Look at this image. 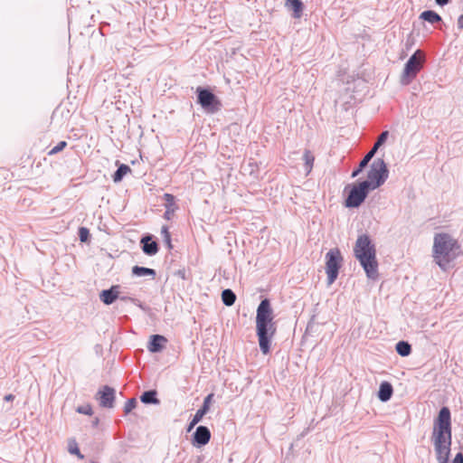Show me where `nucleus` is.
Wrapping results in <instances>:
<instances>
[{
	"mask_svg": "<svg viewBox=\"0 0 463 463\" xmlns=\"http://www.w3.org/2000/svg\"><path fill=\"white\" fill-rule=\"evenodd\" d=\"M130 171L131 169L128 165H121L113 175V181L115 183L120 182L124 175H126Z\"/></svg>",
	"mask_w": 463,
	"mask_h": 463,
	"instance_id": "21",
	"label": "nucleus"
},
{
	"mask_svg": "<svg viewBox=\"0 0 463 463\" xmlns=\"http://www.w3.org/2000/svg\"><path fill=\"white\" fill-rule=\"evenodd\" d=\"M119 294V286L115 285L112 286L109 289L102 290L99 294L100 300L106 304H112L118 298Z\"/></svg>",
	"mask_w": 463,
	"mask_h": 463,
	"instance_id": "11",
	"label": "nucleus"
},
{
	"mask_svg": "<svg viewBox=\"0 0 463 463\" xmlns=\"http://www.w3.org/2000/svg\"><path fill=\"white\" fill-rule=\"evenodd\" d=\"M420 18L430 24H435L441 20V17L437 13L430 10L422 12L420 15Z\"/></svg>",
	"mask_w": 463,
	"mask_h": 463,
	"instance_id": "19",
	"label": "nucleus"
},
{
	"mask_svg": "<svg viewBox=\"0 0 463 463\" xmlns=\"http://www.w3.org/2000/svg\"><path fill=\"white\" fill-rule=\"evenodd\" d=\"M161 234L163 236L165 243L167 245L168 249H172V241L171 234L167 226H163L161 229Z\"/></svg>",
	"mask_w": 463,
	"mask_h": 463,
	"instance_id": "25",
	"label": "nucleus"
},
{
	"mask_svg": "<svg viewBox=\"0 0 463 463\" xmlns=\"http://www.w3.org/2000/svg\"><path fill=\"white\" fill-rule=\"evenodd\" d=\"M69 451H70V453L76 455L80 459H82L84 458V456L80 453L78 444L75 440H71L69 443Z\"/></svg>",
	"mask_w": 463,
	"mask_h": 463,
	"instance_id": "28",
	"label": "nucleus"
},
{
	"mask_svg": "<svg viewBox=\"0 0 463 463\" xmlns=\"http://www.w3.org/2000/svg\"><path fill=\"white\" fill-rule=\"evenodd\" d=\"M156 391L145 392L141 395L140 400L144 403L157 404V403H159V400L156 397Z\"/></svg>",
	"mask_w": 463,
	"mask_h": 463,
	"instance_id": "20",
	"label": "nucleus"
},
{
	"mask_svg": "<svg viewBox=\"0 0 463 463\" xmlns=\"http://www.w3.org/2000/svg\"><path fill=\"white\" fill-rule=\"evenodd\" d=\"M222 299L224 305L232 306L236 300V296L231 289H224L222 293Z\"/></svg>",
	"mask_w": 463,
	"mask_h": 463,
	"instance_id": "22",
	"label": "nucleus"
},
{
	"mask_svg": "<svg viewBox=\"0 0 463 463\" xmlns=\"http://www.w3.org/2000/svg\"><path fill=\"white\" fill-rule=\"evenodd\" d=\"M388 136H389V132L388 131H383L378 137V139H377L376 143L374 144V146H373L372 150H373L376 153L378 148L386 141Z\"/></svg>",
	"mask_w": 463,
	"mask_h": 463,
	"instance_id": "26",
	"label": "nucleus"
},
{
	"mask_svg": "<svg viewBox=\"0 0 463 463\" xmlns=\"http://www.w3.org/2000/svg\"><path fill=\"white\" fill-rule=\"evenodd\" d=\"M211 439V432L208 428L204 426H199L194 435V439L199 446H203L209 442Z\"/></svg>",
	"mask_w": 463,
	"mask_h": 463,
	"instance_id": "13",
	"label": "nucleus"
},
{
	"mask_svg": "<svg viewBox=\"0 0 463 463\" xmlns=\"http://www.w3.org/2000/svg\"><path fill=\"white\" fill-rule=\"evenodd\" d=\"M132 273L136 276H146V275H151V276H155L156 275V271L152 269H148V268H144V267H139V266H134L132 268Z\"/></svg>",
	"mask_w": 463,
	"mask_h": 463,
	"instance_id": "24",
	"label": "nucleus"
},
{
	"mask_svg": "<svg viewBox=\"0 0 463 463\" xmlns=\"http://www.w3.org/2000/svg\"><path fill=\"white\" fill-rule=\"evenodd\" d=\"M453 463H463V454L458 453L453 459Z\"/></svg>",
	"mask_w": 463,
	"mask_h": 463,
	"instance_id": "35",
	"label": "nucleus"
},
{
	"mask_svg": "<svg viewBox=\"0 0 463 463\" xmlns=\"http://www.w3.org/2000/svg\"><path fill=\"white\" fill-rule=\"evenodd\" d=\"M137 406V400L132 398L129 399L124 406V411L126 414L129 413L133 409H135Z\"/></svg>",
	"mask_w": 463,
	"mask_h": 463,
	"instance_id": "31",
	"label": "nucleus"
},
{
	"mask_svg": "<svg viewBox=\"0 0 463 463\" xmlns=\"http://www.w3.org/2000/svg\"><path fill=\"white\" fill-rule=\"evenodd\" d=\"M375 152L373 150H370L366 156L364 157V159L360 162L359 166L361 168H364L367 165L368 162L372 159V157L374 156Z\"/></svg>",
	"mask_w": 463,
	"mask_h": 463,
	"instance_id": "34",
	"label": "nucleus"
},
{
	"mask_svg": "<svg viewBox=\"0 0 463 463\" xmlns=\"http://www.w3.org/2000/svg\"><path fill=\"white\" fill-rule=\"evenodd\" d=\"M424 61V53L420 50H417L406 62L403 71V77L410 79L415 78L417 73L422 68Z\"/></svg>",
	"mask_w": 463,
	"mask_h": 463,
	"instance_id": "9",
	"label": "nucleus"
},
{
	"mask_svg": "<svg viewBox=\"0 0 463 463\" xmlns=\"http://www.w3.org/2000/svg\"><path fill=\"white\" fill-rule=\"evenodd\" d=\"M448 2L449 0H436V3L440 5H446Z\"/></svg>",
	"mask_w": 463,
	"mask_h": 463,
	"instance_id": "37",
	"label": "nucleus"
},
{
	"mask_svg": "<svg viewBox=\"0 0 463 463\" xmlns=\"http://www.w3.org/2000/svg\"><path fill=\"white\" fill-rule=\"evenodd\" d=\"M342 263L343 256L338 248L331 249L326 254V273L328 285H332L337 279Z\"/></svg>",
	"mask_w": 463,
	"mask_h": 463,
	"instance_id": "5",
	"label": "nucleus"
},
{
	"mask_svg": "<svg viewBox=\"0 0 463 463\" xmlns=\"http://www.w3.org/2000/svg\"><path fill=\"white\" fill-rule=\"evenodd\" d=\"M461 253L460 244L458 240L449 233H436L433 238L432 257L435 263L443 270H446Z\"/></svg>",
	"mask_w": 463,
	"mask_h": 463,
	"instance_id": "2",
	"label": "nucleus"
},
{
	"mask_svg": "<svg viewBox=\"0 0 463 463\" xmlns=\"http://www.w3.org/2000/svg\"><path fill=\"white\" fill-rule=\"evenodd\" d=\"M392 392H393V389H392V384L388 382H383L380 385V389L378 392V398L382 402H387L391 399Z\"/></svg>",
	"mask_w": 463,
	"mask_h": 463,
	"instance_id": "16",
	"label": "nucleus"
},
{
	"mask_svg": "<svg viewBox=\"0 0 463 463\" xmlns=\"http://www.w3.org/2000/svg\"><path fill=\"white\" fill-rule=\"evenodd\" d=\"M256 330L260 348L264 354H267L269 352V341L276 332L272 309L269 300L267 298L263 299L258 307Z\"/></svg>",
	"mask_w": 463,
	"mask_h": 463,
	"instance_id": "3",
	"label": "nucleus"
},
{
	"mask_svg": "<svg viewBox=\"0 0 463 463\" xmlns=\"http://www.w3.org/2000/svg\"><path fill=\"white\" fill-rule=\"evenodd\" d=\"M167 339L160 335H154L151 336V341L148 345V350L152 353L159 352L163 349Z\"/></svg>",
	"mask_w": 463,
	"mask_h": 463,
	"instance_id": "14",
	"label": "nucleus"
},
{
	"mask_svg": "<svg viewBox=\"0 0 463 463\" xmlns=\"http://www.w3.org/2000/svg\"><path fill=\"white\" fill-rule=\"evenodd\" d=\"M79 237H80V241H82V242L87 241L90 237L89 230L85 227H80L79 229Z\"/></svg>",
	"mask_w": 463,
	"mask_h": 463,
	"instance_id": "32",
	"label": "nucleus"
},
{
	"mask_svg": "<svg viewBox=\"0 0 463 463\" xmlns=\"http://www.w3.org/2000/svg\"><path fill=\"white\" fill-rule=\"evenodd\" d=\"M97 399L101 407L112 408L115 402V390L105 385L97 392Z\"/></svg>",
	"mask_w": 463,
	"mask_h": 463,
	"instance_id": "10",
	"label": "nucleus"
},
{
	"mask_svg": "<svg viewBox=\"0 0 463 463\" xmlns=\"http://www.w3.org/2000/svg\"><path fill=\"white\" fill-rule=\"evenodd\" d=\"M451 414L448 407L440 409L434 420L431 431V442L439 463H447L451 447Z\"/></svg>",
	"mask_w": 463,
	"mask_h": 463,
	"instance_id": "1",
	"label": "nucleus"
},
{
	"mask_svg": "<svg viewBox=\"0 0 463 463\" xmlns=\"http://www.w3.org/2000/svg\"><path fill=\"white\" fill-rule=\"evenodd\" d=\"M204 415V413L198 410L189 424L188 430L190 431L203 419Z\"/></svg>",
	"mask_w": 463,
	"mask_h": 463,
	"instance_id": "29",
	"label": "nucleus"
},
{
	"mask_svg": "<svg viewBox=\"0 0 463 463\" xmlns=\"http://www.w3.org/2000/svg\"><path fill=\"white\" fill-rule=\"evenodd\" d=\"M354 252L367 277L371 279H376L378 278L376 250L367 235L364 234L357 238Z\"/></svg>",
	"mask_w": 463,
	"mask_h": 463,
	"instance_id": "4",
	"label": "nucleus"
},
{
	"mask_svg": "<svg viewBox=\"0 0 463 463\" xmlns=\"http://www.w3.org/2000/svg\"><path fill=\"white\" fill-rule=\"evenodd\" d=\"M67 146V142L66 141H61L58 143L57 146H55L53 148H52L49 152H48V155L49 156H53L59 152H61V150H63L65 147Z\"/></svg>",
	"mask_w": 463,
	"mask_h": 463,
	"instance_id": "30",
	"label": "nucleus"
},
{
	"mask_svg": "<svg viewBox=\"0 0 463 463\" xmlns=\"http://www.w3.org/2000/svg\"><path fill=\"white\" fill-rule=\"evenodd\" d=\"M164 199L165 201V212L164 213V218L167 221L171 220L177 209L175 204V196L171 194H165Z\"/></svg>",
	"mask_w": 463,
	"mask_h": 463,
	"instance_id": "12",
	"label": "nucleus"
},
{
	"mask_svg": "<svg viewBox=\"0 0 463 463\" xmlns=\"http://www.w3.org/2000/svg\"><path fill=\"white\" fill-rule=\"evenodd\" d=\"M362 169L363 168H361V166H359V168L357 170L353 172L352 176L353 177L356 176L362 171Z\"/></svg>",
	"mask_w": 463,
	"mask_h": 463,
	"instance_id": "38",
	"label": "nucleus"
},
{
	"mask_svg": "<svg viewBox=\"0 0 463 463\" xmlns=\"http://www.w3.org/2000/svg\"><path fill=\"white\" fill-rule=\"evenodd\" d=\"M213 393L208 394L205 397V399L203 401V404L202 408L199 409V411H201L203 413L206 414L210 410V406L213 402Z\"/></svg>",
	"mask_w": 463,
	"mask_h": 463,
	"instance_id": "27",
	"label": "nucleus"
},
{
	"mask_svg": "<svg viewBox=\"0 0 463 463\" xmlns=\"http://www.w3.org/2000/svg\"><path fill=\"white\" fill-rule=\"evenodd\" d=\"M303 160L305 164V169L307 173L309 174L312 171L315 162V156L313 153L310 150L306 149L303 154Z\"/></svg>",
	"mask_w": 463,
	"mask_h": 463,
	"instance_id": "18",
	"label": "nucleus"
},
{
	"mask_svg": "<svg viewBox=\"0 0 463 463\" xmlns=\"http://www.w3.org/2000/svg\"><path fill=\"white\" fill-rule=\"evenodd\" d=\"M77 411L79 413L86 414V415H90V416L92 415V413H93L92 408L90 404H86V405L78 407Z\"/></svg>",
	"mask_w": 463,
	"mask_h": 463,
	"instance_id": "33",
	"label": "nucleus"
},
{
	"mask_svg": "<svg viewBox=\"0 0 463 463\" xmlns=\"http://www.w3.org/2000/svg\"><path fill=\"white\" fill-rule=\"evenodd\" d=\"M387 167L383 160L379 159L372 165L371 170L368 173V180L370 182V188L375 189L383 184L387 177Z\"/></svg>",
	"mask_w": 463,
	"mask_h": 463,
	"instance_id": "7",
	"label": "nucleus"
},
{
	"mask_svg": "<svg viewBox=\"0 0 463 463\" xmlns=\"http://www.w3.org/2000/svg\"><path fill=\"white\" fill-rule=\"evenodd\" d=\"M370 182H361L354 184L349 191V194L345 200L346 207H358L366 198L370 190Z\"/></svg>",
	"mask_w": 463,
	"mask_h": 463,
	"instance_id": "6",
	"label": "nucleus"
},
{
	"mask_svg": "<svg viewBox=\"0 0 463 463\" xmlns=\"http://www.w3.org/2000/svg\"><path fill=\"white\" fill-rule=\"evenodd\" d=\"M286 6L293 11L295 18H300L303 12V3L300 0H286Z\"/></svg>",
	"mask_w": 463,
	"mask_h": 463,
	"instance_id": "17",
	"label": "nucleus"
},
{
	"mask_svg": "<svg viewBox=\"0 0 463 463\" xmlns=\"http://www.w3.org/2000/svg\"><path fill=\"white\" fill-rule=\"evenodd\" d=\"M396 351L397 353L402 356H407L411 352V345H409L407 342L400 341L396 345Z\"/></svg>",
	"mask_w": 463,
	"mask_h": 463,
	"instance_id": "23",
	"label": "nucleus"
},
{
	"mask_svg": "<svg viewBox=\"0 0 463 463\" xmlns=\"http://www.w3.org/2000/svg\"><path fill=\"white\" fill-rule=\"evenodd\" d=\"M14 399V396L13 394H7L5 396V400L7 402H11Z\"/></svg>",
	"mask_w": 463,
	"mask_h": 463,
	"instance_id": "36",
	"label": "nucleus"
},
{
	"mask_svg": "<svg viewBox=\"0 0 463 463\" xmlns=\"http://www.w3.org/2000/svg\"><path fill=\"white\" fill-rule=\"evenodd\" d=\"M198 103L208 112H217L222 106L220 99H218L213 93L208 90L202 88L197 89Z\"/></svg>",
	"mask_w": 463,
	"mask_h": 463,
	"instance_id": "8",
	"label": "nucleus"
},
{
	"mask_svg": "<svg viewBox=\"0 0 463 463\" xmlns=\"http://www.w3.org/2000/svg\"><path fill=\"white\" fill-rule=\"evenodd\" d=\"M143 251L147 255H155L158 251L157 243L152 241L151 237L146 236L141 240Z\"/></svg>",
	"mask_w": 463,
	"mask_h": 463,
	"instance_id": "15",
	"label": "nucleus"
}]
</instances>
